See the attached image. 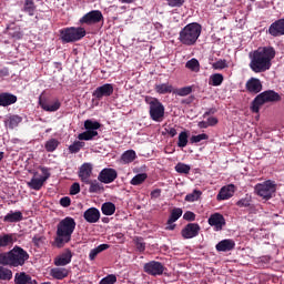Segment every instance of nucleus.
Listing matches in <instances>:
<instances>
[{
    "label": "nucleus",
    "instance_id": "nucleus-1",
    "mask_svg": "<svg viewBox=\"0 0 284 284\" xmlns=\"http://www.w3.org/2000/svg\"><path fill=\"white\" fill-rule=\"evenodd\" d=\"M276 57L274 47H260L255 51L248 53L251 60L248 67L255 74L267 72L272 68V60Z\"/></svg>",
    "mask_w": 284,
    "mask_h": 284
},
{
    "label": "nucleus",
    "instance_id": "nucleus-2",
    "mask_svg": "<svg viewBox=\"0 0 284 284\" xmlns=\"http://www.w3.org/2000/svg\"><path fill=\"white\" fill-rule=\"evenodd\" d=\"M77 230V222L73 217H64L57 225V235L54 239L55 247H63L67 243L72 241V234Z\"/></svg>",
    "mask_w": 284,
    "mask_h": 284
},
{
    "label": "nucleus",
    "instance_id": "nucleus-3",
    "mask_svg": "<svg viewBox=\"0 0 284 284\" xmlns=\"http://www.w3.org/2000/svg\"><path fill=\"white\" fill-rule=\"evenodd\" d=\"M28 258H30L28 251L23 250L19 245H16L11 251L0 253V265H8L9 267H23Z\"/></svg>",
    "mask_w": 284,
    "mask_h": 284
},
{
    "label": "nucleus",
    "instance_id": "nucleus-4",
    "mask_svg": "<svg viewBox=\"0 0 284 284\" xmlns=\"http://www.w3.org/2000/svg\"><path fill=\"white\" fill-rule=\"evenodd\" d=\"M201 32H203V27L199 22H191L180 31L178 39L182 45H196Z\"/></svg>",
    "mask_w": 284,
    "mask_h": 284
},
{
    "label": "nucleus",
    "instance_id": "nucleus-5",
    "mask_svg": "<svg viewBox=\"0 0 284 284\" xmlns=\"http://www.w3.org/2000/svg\"><path fill=\"white\" fill-rule=\"evenodd\" d=\"M144 102L149 105V115L155 123H161L165 119V105L160 99L146 95Z\"/></svg>",
    "mask_w": 284,
    "mask_h": 284
},
{
    "label": "nucleus",
    "instance_id": "nucleus-6",
    "mask_svg": "<svg viewBox=\"0 0 284 284\" xmlns=\"http://www.w3.org/2000/svg\"><path fill=\"white\" fill-rule=\"evenodd\" d=\"M278 101H281V94L274 90H267L255 97L251 110L255 114H258V112H261V105H265V103H276Z\"/></svg>",
    "mask_w": 284,
    "mask_h": 284
},
{
    "label": "nucleus",
    "instance_id": "nucleus-7",
    "mask_svg": "<svg viewBox=\"0 0 284 284\" xmlns=\"http://www.w3.org/2000/svg\"><path fill=\"white\" fill-rule=\"evenodd\" d=\"M88 34L83 27H67L60 30L62 43H77Z\"/></svg>",
    "mask_w": 284,
    "mask_h": 284
},
{
    "label": "nucleus",
    "instance_id": "nucleus-8",
    "mask_svg": "<svg viewBox=\"0 0 284 284\" xmlns=\"http://www.w3.org/2000/svg\"><path fill=\"white\" fill-rule=\"evenodd\" d=\"M276 182L272 180H266L262 183H257L254 186V192L257 196L261 199H264V201H270L276 194Z\"/></svg>",
    "mask_w": 284,
    "mask_h": 284
},
{
    "label": "nucleus",
    "instance_id": "nucleus-9",
    "mask_svg": "<svg viewBox=\"0 0 284 284\" xmlns=\"http://www.w3.org/2000/svg\"><path fill=\"white\" fill-rule=\"evenodd\" d=\"M103 21V13L100 10H92L85 13L80 20V26H97Z\"/></svg>",
    "mask_w": 284,
    "mask_h": 284
},
{
    "label": "nucleus",
    "instance_id": "nucleus-10",
    "mask_svg": "<svg viewBox=\"0 0 284 284\" xmlns=\"http://www.w3.org/2000/svg\"><path fill=\"white\" fill-rule=\"evenodd\" d=\"M143 270L145 274H149L150 276H163L165 265L161 262L151 261L144 264Z\"/></svg>",
    "mask_w": 284,
    "mask_h": 284
},
{
    "label": "nucleus",
    "instance_id": "nucleus-11",
    "mask_svg": "<svg viewBox=\"0 0 284 284\" xmlns=\"http://www.w3.org/2000/svg\"><path fill=\"white\" fill-rule=\"evenodd\" d=\"M112 94H114V85L105 83L101 87H98L93 91L92 97L97 99V101H101L103 98L112 97Z\"/></svg>",
    "mask_w": 284,
    "mask_h": 284
},
{
    "label": "nucleus",
    "instance_id": "nucleus-12",
    "mask_svg": "<svg viewBox=\"0 0 284 284\" xmlns=\"http://www.w3.org/2000/svg\"><path fill=\"white\" fill-rule=\"evenodd\" d=\"M266 34H270V37H273V39L284 37V18L275 20L273 23H271L266 30Z\"/></svg>",
    "mask_w": 284,
    "mask_h": 284
},
{
    "label": "nucleus",
    "instance_id": "nucleus-13",
    "mask_svg": "<svg viewBox=\"0 0 284 284\" xmlns=\"http://www.w3.org/2000/svg\"><path fill=\"white\" fill-rule=\"evenodd\" d=\"M118 176H119V173H116V170L106 168L99 173L98 181H100V183H105V184L114 183Z\"/></svg>",
    "mask_w": 284,
    "mask_h": 284
},
{
    "label": "nucleus",
    "instance_id": "nucleus-14",
    "mask_svg": "<svg viewBox=\"0 0 284 284\" xmlns=\"http://www.w3.org/2000/svg\"><path fill=\"white\" fill-rule=\"evenodd\" d=\"M209 225H211V227H214L215 232H221V230H223V227H225V217L223 216V214L221 213H213L211 214V216L207 220Z\"/></svg>",
    "mask_w": 284,
    "mask_h": 284
},
{
    "label": "nucleus",
    "instance_id": "nucleus-15",
    "mask_svg": "<svg viewBox=\"0 0 284 284\" xmlns=\"http://www.w3.org/2000/svg\"><path fill=\"white\" fill-rule=\"evenodd\" d=\"M201 232V225L199 223H189L186 224L182 231L183 239H194Z\"/></svg>",
    "mask_w": 284,
    "mask_h": 284
},
{
    "label": "nucleus",
    "instance_id": "nucleus-16",
    "mask_svg": "<svg viewBox=\"0 0 284 284\" xmlns=\"http://www.w3.org/2000/svg\"><path fill=\"white\" fill-rule=\"evenodd\" d=\"M72 251L67 248L63 253L54 258L53 263L57 267H65V265H70V263H72Z\"/></svg>",
    "mask_w": 284,
    "mask_h": 284
},
{
    "label": "nucleus",
    "instance_id": "nucleus-17",
    "mask_svg": "<svg viewBox=\"0 0 284 284\" xmlns=\"http://www.w3.org/2000/svg\"><path fill=\"white\" fill-rule=\"evenodd\" d=\"M83 219L87 223H99L101 219V211L97 207H90L83 213Z\"/></svg>",
    "mask_w": 284,
    "mask_h": 284
},
{
    "label": "nucleus",
    "instance_id": "nucleus-18",
    "mask_svg": "<svg viewBox=\"0 0 284 284\" xmlns=\"http://www.w3.org/2000/svg\"><path fill=\"white\" fill-rule=\"evenodd\" d=\"M79 179H81L82 183H88L90 181V176H92V164L83 163L78 173Z\"/></svg>",
    "mask_w": 284,
    "mask_h": 284
},
{
    "label": "nucleus",
    "instance_id": "nucleus-19",
    "mask_svg": "<svg viewBox=\"0 0 284 284\" xmlns=\"http://www.w3.org/2000/svg\"><path fill=\"white\" fill-rule=\"evenodd\" d=\"M245 88L251 94H258V92L263 90V84L261 83V80L256 78H251L250 80H247Z\"/></svg>",
    "mask_w": 284,
    "mask_h": 284
},
{
    "label": "nucleus",
    "instance_id": "nucleus-20",
    "mask_svg": "<svg viewBox=\"0 0 284 284\" xmlns=\"http://www.w3.org/2000/svg\"><path fill=\"white\" fill-rule=\"evenodd\" d=\"M235 190L236 186H234V184L223 186L217 194V201H227V199H232V196H234Z\"/></svg>",
    "mask_w": 284,
    "mask_h": 284
},
{
    "label": "nucleus",
    "instance_id": "nucleus-21",
    "mask_svg": "<svg viewBox=\"0 0 284 284\" xmlns=\"http://www.w3.org/2000/svg\"><path fill=\"white\" fill-rule=\"evenodd\" d=\"M39 105L44 110V112H57L61 108V102L59 100H54L52 102H48L45 100H39Z\"/></svg>",
    "mask_w": 284,
    "mask_h": 284
},
{
    "label": "nucleus",
    "instance_id": "nucleus-22",
    "mask_svg": "<svg viewBox=\"0 0 284 284\" xmlns=\"http://www.w3.org/2000/svg\"><path fill=\"white\" fill-rule=\"evenodd\" d=\"M17 241V233L2 234L0 235V247H12Z\"/></svg>",
    "mask_w": 284,
    "mask_h": 284
},
{
    "label": "nucleus",
    "instance_id": "nucleus-23",
    "mask_svg": "<svg viewBox=\"0 0 284 284\" xmlns=\"http://www.w3.org/2000/svg\"><path fill=\"white\" fill-rule=\"evenodd\" d=\"M234 247H236V243L234 242V240L226 239V240L220 241L216 244L215 250L217 252H232Z\"/></svg>",
    "mask_w": 284,
    "mask_h": 284
},
{
    "label": "nucleus",
    "instance_id": "nucleus-24",
    "mask_svg": "<svg viewBox=\"0 0 284 284\" xmlns=\"http://www.w3.org/2000/svg\"><path fill=\"white\" fill-rule=\"evenodd\" d=\"M17 95L8 92L0 93V106L8 108L9 105H14L17 103Z\"/></svg>",
    "mask_w": 284,
    "mask_h": 284
},
{
    "label": "nucleus",
    "instance_id": "nucleus-25",
    "mask_svg": "<svg viewBox=\"0 0 284 284\" xmlns=\"http://www.w3.org/2000/svg\"><path fill=\"white\" fill-rule=\"evenodd\" d=\"M23 219V213L21 211H10L4 217L3 223H20Z\"/></svg>",
    "mask_w": 284,
    "mask_h": 284
},
{
    "label": "nucleus",
    "instance_id": "nucleus-26",
    "mask_svg": "<svg viewBox=\"0 0 284 284\" xmlns=\"http://www.w3.org/2000/svg\"><path fill=\"white\" fill-rule=\"evenodd\" d=\"M21 121H23V118H21L20 115H9L4 120V125L6 128H9V130H14V128H19V123H21Z\"/></svg>",
    "mask_w": 284,
    "mask_h": 284
},
{
    "label": "nucleus",
    "instance_id": "nucleus-27",
    "mask_svg": "<svg viewBox=\"0 0 284 284\" xmlns=\"http://www.w3.org/2000/svg\"><path fill=\"white\" fill-rule=\"evenodd\" d=\"M69 274L70 271L63 267H55L50 271V275L52 276V278H55L57 281H63V278H68Z\"/></svg>",
    "mask_w": 284,
    "mask_h": 284
},
{
    "label": "nucleus",
    "instance_id": "nucleus-28",
    "mask_svg": "<svg viewBox=\"0 0 284 284\" xmlns=\"http://www.w3.org/2000/svg\"><path fill=\"white\" fill-rule=\"evenodd\" d=\"M22 12L28 14L29 17H34L37 12V4H34V0H23Z\"/></svg>",
    "mask_w": 284,
    "mask_h": 284
},
{
    "label": "nucleus",
    "instance_id": "nucleus-29",
    "mask_svg": "<svg viewBox=\"0 0 284 284\" xmlns=\"http://www.w3.org/2000/svg\"><path fill=\"white\" fill-rule=\"evenodd\" d=\"M87 185H90L89 192L90 194H98V192H104L103 184L99 183L97 180H89L88 182H84Z\"/></svg>",
    "mask_w": 284,
    "mask_h": 284
},
{
    "label": "nucleus",
    "instance_id": "nucleus-30",
    "mask_svg": "<svg viewBox=\"0 0 284 284\" xmlns=\"http://www.w3.org/2000/svg\"><path fill=\"white\" fill-rule=\"evenodd\" d=\"M155 92L158 94H172L174 93V87L170 83L155 84Z\"/></svg>",
    "mask_w": 284,
    "mask_h": 284
},
{
    "label": "nucleus",
    "instance_id": "nucleus-31",
    "mask_svg": "<svg viewBox=\"0 0 284 284\" xmlns=\"http://www.w3.org/2000/svg\"><path fill=\"white\" fill-rule=\"evenodd\" d=\"M183 216V209L181 207H174L171 211V214L169 216V220L166 222V225H172V223H176V221H179V217Z\"/></svg>",
    "mask_w": 284,
    "mask_h": 284
},
{
    "label": "nucleus",
    "instance_id": "nucleus-32",
    "mask_svg": "<svg viewBox=\"0 0 284 284\" xmlns=\"http://www.w3.org/2000/svg\"><path fill=\"white\" fill-rule=\"evenodd\" d=\"M45 179L47 178H32L30 182H28V186L31 189V190H36V191H39L43 187V183H45Z\"/></svg>",
    "mask_w": 284,
    "mask_h": 284
},
{
    "label": "nucleus",
    "instance_id": "nucleus-33",
    "mask_svg": "<svg viewBox=\"0 0 284 284\" xmlns=\"http://www.w3.org/2000/svg\"><path fill=\"white\" fill-rule=\"evenodd\" d=\"M101 211L104 216H112V214L116 212V205H114L112 202H105L102 204Z\"/></svg>",
    "mask_w": 284,
    "mask_h": 284
},
{
    "label": "nucleus",
    "instance_id": "nucleus-34",
    "mask_svg": "<svg viewBox=\"0 0 284 284\" xmlns=\"http://www.w3.org/2000/svg\"><path fill=\"white\" fill-rule=\"evenodd\" d=\"M105 250H110L109 244H100L98 247L91 250L89 253L90 261H94V258H97L101 252H105Z\"/></svg>",
    "mask_w": 284,
    "mask_h": 284
},
{
    "label": "nucleus",
    "instance_id": "nucleus-35",
    "mask_svg": "<svg viewBox=\"0 0 284 284\" xmlns=\"http://www.w3.org/2000/svg\"><path fill=\"white\" fill-rule=\"evenodd\" d=\"M14 284H30V275L26 272L14 274Z\"/></svg>",
    "mask_w": 284,
    "mask_h": 284
},
{
    "label": "nucleus",
    "instance_id": "nucleus-36",
    "mask_svg": "<svg viewBox=\"0 0 284 284\" xmlns=\"http://www.w3.org/2000/svg\"><path fill=\"white\" fill-rule=\"evenodd\" d=\"M0 281H12V270L0 264Z\"/></svg>",
    "mask_w": 284,
    "mask_h": 284
},
{
    "label": "nucleus",
    "instance_id": "nucleus-37",
    "mask_svg": "<svg viewBox=\"0 0 284 284\" xmlns=\"http://www.w3.org/2000/svg\"><path fill=\"white\" fill-rule=\"evenodd\" d=\"M185 68L187 70H191V72H200L201 63L199 62V60L196 58H193L185 63Z\"/></svg>",
    "mask_w": 284,
    "mask_h": 284
},
{
    "label": "nucleus",
    "instance_id": "nucleus-38",
    "mask_svg": "<svg viewBox=\"0 0 284 284\" xmlns=\"http://www.w3.org/2000/svg\"><path fill=\"white\" fill-rule=\"evenodd\" d=\"M94 136H99L98 131H84L78 135L79 141H92Z\"/></svg>",
    "mask_w": 284,
    "mask_h": 284
},
{
    "label": "nucleus",
    "instance_id": "nucleus-39",
    "mask_svg": "<svg viewBox=\"0 0 284 284\" xmlns=\"http://www.w3.org/2000/svg\"><path fill=\"white\" fill-rule=\"evenodd\" d=\"M136 159V152L134 150H128L121 155V161L124 163H132Z\"/></svg>",
    "mask_w": 284,
    "mask_h": 284
},
{
    "label": "nucleus",
    "instance_id": "nucleus-40",
    "mask_svg": "<svg viewBox=\"0 0 284 284\" xmlns=\"http://www.w3.org/2000/svg\"><path fill=\"white\" fill-rule=\"evenodd\" d=\"M148 181V173H140L133 176V179L130 181L131 185H143Z\"/></svg>",
    "mask_w": 284,
    "mask_h": 284
},
{
    "label": "nucleus",
    "instance_id": "nucleus-41",
    "mask_svg": "<svg viewBox=\"0 0 284 284\" xmlns=\"http://www.w3.org/2000/svg\"><path fill=\"white\" fill-rule=\"evenodd\" d=\"M101 128V123L99 121L87 120L84 121V130L90 132H97Z\"/></svg>",
    "mask_w": 284,
    "mask_h": 284
},
{
    "label": "nucleus",
    "instance_id": "nucleus-42",
    "mask_svg": "<svg viewBox=\"0 0 284 284\" xmlns=\"http://www.w3.org/2000/svg\"><path fill=\"white\" fill-rule=\"evenodd\" d=\"M223 74L215 73L210 77V85H213L214 88H219L223 83Z\"/></svg>",
    "mask_w": 284,
    "mask_h": 284
},
{
    "label": "nucleus",
    "instance_id": "nucleus-43",
    "mask_svg": "<svg viewBox=\"0 0 284 284\" xmlns=\"http://www.w3.org/2000/svg\"><path fill=\"white\" fill-rule=\"evenodd\" d=\"M174 170L175 172H178V174H190V170H192V166H190V164L180 162L175 165Z\"/></svg>",
    "mask_w": 284,
    "mask_h": 284
},
{
    "label": "nucleus",
    "instance_id": "nucleus-44",
    "mask_svg": "<svg viewBox=\"0 0 284 284\" xmlns=\"http://www.w3.org/2000/svg\"><path fill=\"white\" fill-rule=\"evenodd\" d=\"M189 138L190 135L187 134V132L182 131L178 138V148H186L189 143V140H187Z\"/></svg>",
    "mask_w": 284,
    "mask_h": 284
},
{
    "label": "nucleus",
    "instance_id": "nucleus-45",
    "mask_svg": "<svg viewBox=\"0 0 284 284\" xmlns=\"http://www.w3.org/2000/svg\"><path fill=\"white\" fill-rule=\"evenodd\" d=\"M85 145V142L75 141L69 146L70 154H79L81 152V148Z\"/></svg>",
    "mask_w": 284,
    "mask_h": 284
},
{
    "label": "nucleus",
    "instance_id": "nucleus-46",
    "mask_svg": "<svg viewBox=\"0 0 284 284\" xmlns=\"http://www.w3.org/2000/svg\"><path fill=\"white\" fill-rule=\"evenodd\" d=\"M44 148L47 152H54L59 148V140L57 139H51L45 142Z\"/></svg>",
    "mask_w": 284,
    "mask_h": 284
},
{
    "label": "nucleus",
    "instance_id": "nucleus-47",
    "mask_svg": "<svg viewBox=\"0 0 284 284\" xmlns=\"http://www.w3.org/2000/svg\"><path fill=\"white\" fill-rule=\"evenodd\" d=\"M173 94H178V97H187L189 94H192V87L180 88L173 91Z\"/></svg>",
    "mask_w": 284,
    "mask_h": 284
},
{
    "label": "nucleus",
    "instance_id": "nucleus-48",
    "mask_svg": "<svg viewBox=\"0 0 284 284\" xmlns=\"http://www.w3.org/2000/svg\"><path fill=\"white\" fill-rule=\"evenodd\" d=\"M133 241L138 252H145V241L143 240V237L138 236Z\"/></svg>",
    "mask_w": 284,
    "mask_h": 284
},
{
    "label": "nucleus",
    "instance_id": "nucleus-49",
    "mask_svg": "<svg viewBox=\"0 0 284 284\" xmlns=\"http://www.w3.org/2000/svg\"><path fill=\"white\" fill-rule=\"evenodd\" d=\"M200 197H201V191L194 190V192L185 196L184 201H186L187 203H194V201H196Z\"/></svg>",
    "mask_w": 284,
    "mask_h": 284
},
{
    "label": "nucleus",
    "instance_id": "nucleus-50",
    "mask_svg": "<svg viewBox=\"0 0 284 284\" xmlns=\"http://www.w3.org/2000/svg\"><path fill=\"white\" fill-rule=\"evenodd\" d=\"M212 68L213 70H225V68H229L227 60L220 59L212 64Z\"/></svg>",
    "mask_w": 284,
    "mask_h": 284
},
{
    "label": "nucleus",
    "instance_id": "nucleus-51",
    "mask_svg": "<svg viewBox=\"0 0 284 284\" xmlns=\"http://www.w3.org/2000/svg\"><path fill=\"white\" fill-rule=\"evenodd\" d=\"M210 136L205 133H201L199 135H193L190 141L191 143H201V141H207Z\"/></svg>",
    "mask_w": 284,
    "mask_h": 284
},
{
    "label": "nucleus",
    "instance_id": "nucleus-52",
    "mask_svg": "<svg viewBox=\"0 0 284 284\" xmlns=\"http://www.w3.org/2000/svg\"><path fill=\"white\" fill-rule=\"evenodd\" d=\"M116 283V275L110 274L100 281V284H114Z\"/></svg>",
    "mask_w": 284,
    "mask_h": 284
},
{
    "label": "nucleus",
    "instance_id": "nucleus-53",
    "mask_svg": "<svg viewBox=\"0 0 284 284\" xmlns=\"http://www.w3.org/2000/svg\"><path fill=\"white\" fill-rule=\"evenodd\" d=\"M252 199L243 197L236 202L237 207H250Z\"/></svg>",
    "mask_w": 284,
    "mask_h": 284
},
{
    "label": "nucleus",
    "instance_id": "nucleus-54",
    "mask_svg": "<svg viewBox=\"0 0 284 284\" xmlns=\"http://www.w3.org/2000/svg\"><path fill=\"white\" fill-rule=\"evenodd\" d=\"M166 3L170 8H181L185 0H166Z\"/></svg>",
    "mask_w": 284,
    "mask_h": 284
},
{
    "label": "nucleus",
    "instance_id": "nucleus-55",
    "mask_svg": "<svg viewBox=\"0 0 284 284\" xmlns=\"http://www.w3.org/2000/svg\"><path fill=\"white\" fill-rule=\"evenodd\" d=\"M44 237L41 235H34L32 237V243L36 247H41L43 245Z\"/></svg>",
    "mask_w": 284,
    "mask_h": 284
},
{
    "label": "nucleus",
    "instance_id": "nucleus-56",
    "mask_svg": "<svg viewBox=\"0 0 284 284\" xmlns=\"http://www.w3.org/2000/svg\"><path fill=\"white\" fill-rule=\"evenodd\" d=\"M79 192H81V185L75 182L70 187V194L71 196H75V194H79Z\"/></svg>",
    "mask_w": 284,
    "mask_h": 284
},
{
    "label": "nucleus",
    "instance_id": "nucleus-57",
    "mask_svg": "<svg viewBox=\"0 0 284 284\" xmlns=\"http://www.w3.org/2000/svg\"><path fill=\"white\" fill-rule=\"evenodd\" d=\"M183 219H184V221H196V214L192 211H186L183 214Z\"/></svg>",
    "mask_w": 284,
    "mask_h": 284
},
{
    "label": "nucleus",
    "instance_id": "nucleus-58",
    "mask_svg": "<svg viewBox=\"0 0 284 284\" xmlns=\"http://www.w3.org/2000/svg\"><path fill=\"white\" fill-rule=\"evenodd\" d=\"M71 204H72V200L70 199V196H64L60 200V205L62 207H70Z\"/></svg>",
    "mask_w": 284,
    "mask_h": 284
},
{
    "label": "nucleus",
    "instance_id": "nucleus-59",
    "mask_svg": "<svg viewBox=\"0 0 284 284\" xmlns=\"http://www.w3.org/2000/svg\"><path fill=\"white\" fill-rule=\"evenodd\" d=\"M9 36L12 37V39H22L23 38V33H21V30H12V31H9Z\"/></svg>",
    "mask_w": 284,
    "mask_h": 284
},
{
    "label": "nucleus",
    "instance_id": "nucleus-60",
    "mask_svg": "<svg viewBox=\"0 0 284 284\" xmlns=\"http://www.w3.org/2000/svg\"><path fill=\"white\" fill-rule=\"evenodd\" d=\"M165 132H166V134L171 135L172 138L176 136V134H178L176 130L172 126L165 128Z\"/></svg>",
    "mask_w": 284,
    "mask_h": 284
},
{
    "label": "nucleus",
    "instance_id": "nucleus-61",
    "mask_svg": "<svg viewBox=\"0 0 284 284\" xmlns=\"http://www.w3.org/2000/svg\"><path fill=\"white\" fill-rule=\"evenodd\" d=\"M209 126H214L219 123V119L214 118V116H211L207 119V122Z\"/></svg>",
    "mask_w": 284,
    "mask_h": 284
},
{
    "label": "nucleus",
    "instance_id": "nucleus-62",
    "mask_svg": "<svg viewBox=\"0 0 284 284\" xmlns=\"http://www.w3.org/2000/svg\"><path fill=\"white\" fill-rule=\"evenodd\" d=\"M161 196V189H155L151 192V199H159Z\"/></svg>",
    "mask_w": 284,
    "mask_h": 284
},
{
    "label": "nucleus",
    "instance_id": "nucleus-63",
    "mask_svg": "<svg viewBox=\"0 0 284 284\" xmlns=\"http://www.w3.org/2000/svg\"><path fill=\"white\" fill-rule=\"evenodd\" d=\"M40 170L43 174L42 179H45V181H47L50 178V172L48 171V168L42 166Z\"/></svg>",
    "mask_w": 284,
    "mask_h": 284
},
{
    "label": "nucleus",
    "instance_id": "nucleus-64",
    "mask_svg": "<svg viewBox=\"0 0 284 284\" xmlns=\"http://www.w3.org/2000/svg\"><path fill=\"white\" fill-rule=\"evenodd\" d=\"M217 110L216 108H211L207 111H205V113L203 114V116H210L211 114H216Z\"/></svg>",
    "mask_w": 284,
    "mask_h": 284
}]
</instances>
